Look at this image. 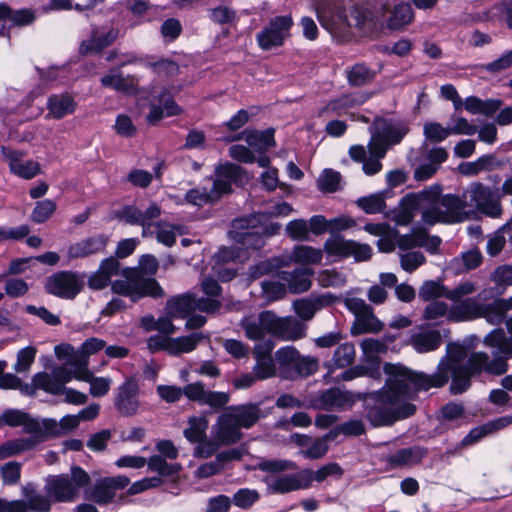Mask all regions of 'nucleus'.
<instances>
[{"mask_svg": "<svg viewBox=\"0 0 512 512\" xmlns=\"http://www.w3.org/2000/svg\"><path fill=\"white\" fill-rule=\"evenodd\" d=\"M466 349L459 344H449L447 347V355L441 359L437 366V370L431 375V378H424L425 381L434 388H441L446 385L449 379H452L450 392L452 394H460L466 391L471 385V378L483 371L500 376L507 372L508 365L502 358L490 359L485 352H473L466 365L462 361L466 358Z\"/></svg>", "mask_w": 512, "mask_h": 512, "instance_id": "f257e3e1", "label": "nucleus"}, {"mask_svg": "<svg viewBox=\"0 0 512 512\" xmlns=\"http://www.w3.org/2000/svg\"><path fill=\"white\" fill-rule=\"evenodd\" d=\"M158 269V261L154 256L144 255L141 257L138 269H124L123 279L116 280L112 283V290L116 294L128 296L132 301L149 296L162 297L163 289L155 279L144 278L141 273L152 275Z\"/></svg>", "mask_w": 512, "mask_h": 512, "instance_id": "f03ea898", "label": "nucleus"}, {"mask_svg": "<svg viewBox=\"0 0 512 512\" xmlns=\"http://www.w3.org/2000/svg\"><path fill=\"white\" fill-rule=\"evenodd\" d=\"M371 139L368 144L370 158L363 162L364 172L373 175L379 172L382 164L379 159L383 158L390 146L397 144L407 134L406 126H395L381 117L374 119L370 128Z\"/></svg>", "mask_w": 512, "mask_h": 512, "instance_id": "7ed1b4c3", "label": "nucleus"}, {"mask_svg": "<svg viewBox=\"0 0 512 512\" xmlns=\"http://www.w3.org/2000/svg\"><path fill=\"white\" fill-rule=\"evenodd\" d=\"M216 180L210 192L200 189L190 190L186 199L195 205H203L217 201L223 194L231 193V182L243 184L248 179L246 171L239 165L227 162L217 166Z\"/></svg>", "mask_w": 512, "mask_h": 512, "instance_id": "20e7f679", "label": "nucleus"}, {"mask_svg": "<svg viewBox=\"0 0 512 512\" xmlns=\"http://www.w3.org/2000/svg\"><path fill=\"white\" fill-rule=\"evenodd\" d=\"M293 211L291 205L286 202L276 204L270 211L258 212L247 217L235 219L232 223L231 232L235 242L242 244L246 248H259L262 245V239L258 233L250 232L259 225L267 222L272 217L287 216Z\"/></svg>", "mask_w": 512, "mask_h": 512, "instance_id": "39448f33", "label": "nucleus"}, {"mask_svg": "<svg viewBox=\"0 0 512 512\" xmlns=\"http://www.w3.org/2000/svg\"><path fill=\"white\" fill-rule=\"evenodd\" d=\"M384 371L387 374L386 390L383 394V401L394 402L398 395L407 394L411 387L416 390H429L434 388L424 378H431V375L414 373L406 367L398 364H386Z\"/></svg>", "mask_w": 512, "mask_h": 512, "instance_id": "423d86ee", "label": "nucleus"}, {"mask_svg": "<svg viewBox=\"0 0 512 512\" xmlns=\"http://www.w3.org/2000/svg\"><path fill=\"white\" fill-rule=\"evenodd\" d=\"M466 207L467 202L464 197L446 194L441 197L439 206L424 208L421 218L428 225L462 223L474 215V212L467 210Z\"/></svg>", "mask_w": 512, "mask_h": 512, "instance_id": "0eeeda50", "label": "nucleus"}, {"mask_svg": "<svg viewBox=\"0 0 512 512\" xmlns=\"http://www.w3.org/2000/svg\"><path fill=\"white\" fill-rule=\"evenodd\" d=\"M463 197L469 198L477 211L485 216L499 218L503 214L500 197L494 195L491 188L481 182L472 183Z\"/></svg>", "mask_w": 512, "mask_h": 512, "instance_id": "6e6552de", "label": "nucleus"}, {"mask_svg": "<svg viewBox=\"0 0 512 512\" xmlns=\"http://www.w3.org/2000/svg\"><path fill=\"white\" fill-rule=\"evenodd\" d=\"M293 25V19L290 15L276 16L257 34V43L259 47L268 51L278 48L284 44L289 36L290 28Z\"/></svg>", "mask_w": 512, "mask_h": 512, "instance_id": "1a4fd4ad", "label": "nucleus"}, {"mask_svg": "<svg viewBox=\"0 0 512 512\" xmlns=\"http://www.w3.org/2000/svg\"><path fill=\"white\" fill-rule=\"evenodd\" d=\"M347 308L355 315V321L351 327V333L354 336L366 333H378L384 325L374 315L371 306L359 299L346 300Z\"/></svg>", "mask_w": 512, "mask_h": 512, "instance_id": "9d476101", "label": "nucleus"}, {"mask_svg": "<svg viewBox=\"0 0 512 512\" xmlns=\"http://www.w3.org/2000/svg\"><path fill=\"white\" fill-rule=\"evenodd\" d=\"M371 97V93L364 91H355L341 94L327 101L317 112L319 118H329L332 116H341L347 114L350 109L366 103Z\"/></svg>", "mask_w": 512, "mask_h": 512, "instance_id": "9b49d317", "label": "nucleus"}, {"mask_svg": "<svg viewBox=\"0 0 512 512\" xmlns=\"http://www.w3.org/2000/svg\"><path fill=\"white\" fill-rule=\"evenodd\" d=\"M83 282L71 271H60L46 279L45 289L48 293L66 299L74 298L82 289Z\"/></svg>", "mask_w": 512, "mask_h": 512, "instance_id": "f8f14e48", "label": "nucleus"}, {"mask_svg": "<svg viewBox=\"0 0 512 512\" xmlns=\"http://www.w3.org/2000/svg\"><path fill=\"white\" fill-rule=\"evenodd\" d=\"M1 152L8 163L10 172L17 177L29 180L40 174V164L32 159H27L23 152L8 147H2Z\"/></svg>", "mask_w": 512, "mask_h": 512, "instance_id": "ddd939ff", "label": "nucleus"}, {"mask_svg": "<svg viewBox=\"0 0 512 512\" xmlns=\"http://www.w3.org/2000/svg\"><path fill=\"white\" fill-rule=\"evenodd\" d=\"M306 325L294 317H280L272 313L271 335L282 341H297L306 335Z\"/></svg>", "mask_w": 512, "mask_h": 512, "instance_id": "4468645a", "label": "nucleus"}, {"mask_svg": "<svg viewBox=\"0 0 512 512\" xmlns=\"http://www.w3.org/2000/svg\"><path fill=\"white\" fill-rule=\"evenodd\" d=\"M313 481V471L305 469L297 474L285 475L268 482L272 493L285 494L291 491L309 488Z\"/></svg>", "mask_w": 512, "mask_h": 512, "instance_id": "2eb2a0df", "label": "nucleus"}, {"mask_svg": "<svg viewBox=\"0 0 512 512\" xmlns=\"http://www.w3.org/2000/svg\"><path fill=\"white\" fill-rule=\"evenodd\" d=\"M272 311H262L258 315H249L241 319L239 325L246 338L251 341L263 340L266 334L271 335Z\"/></svg>", "mask_w": 512, "mask_h": 512, "instance_id": "dca6fc26", "label": "nucleus"}, {"mask_svg": "<svg viewBox=\"0 0 512 512\" xmlns=\"http://www.w3.org/2000/svg\"><path fill=\"white\" fill-rule=\"evenodd\" d=\"M212 433L215 441L223 446L234 444L242 438L240 428L229 410L218 417Z\"/></svg>", "mask_w": 512, "mask_h": 512, "instance_id": "f3484780", "label": "nucleus"}, {"mask_svg": "<svg viewBox=\"0 0 512 512\" xmlns=\"http://www.w3.org/2000/svg\"><path fill=\"white\" fill-rule=\"evenodd\" d=\"M354 403L352 396L338 388L324 391L311 402V406L319 410H337L351 407Z\"/></svg>", "mask_w": 512, "mask_h": 512, "instance_id": "a211bd4d", "label": "nucleus"}, {"mask_svg": "<svg viewBox=\"0 0 512 512\" xmlns=\"http://www.w3.org/2000/svg\"><path fill=\"white\" fill-rule=\"evenodd\" d=\"M0 422L10 427L22 426L26 434L38 437L40 440L43 436L41 434V421L32 418L29 414L20 410L11 409L3 412L0 416Z\"/></svg>", "mask_w": 512, "mask_h": 512, "instance_id": "6ab92c4d", "label": "nucleus"}, {"mask_svg": "<svg viewBox=\"0 0 512 512\" xmlns=\"http://www.w3.org/2000/svg\"><path fill=\"white\" fill-rule=\"evenodd\" d=\"M46 493L54 501L68 502L77 497L78 489L67 476H52L47 480Z\"/></svg>", "mask_w": 512, "mask_h": 512, "instance_id": "aec40b11", "label": "nucleus"}, {"mask_svg": "<svg viewBox=\"0 0 512 512\" xmlns=\"http://www.w3.org/2000/svg\"><path fill=\"white\" fill-rule=\"evenodd\" d=\"M139 386L134 378H129L120 386L116 399V406L121 414L130 416L137 412L139 402L137 395Z\"/></svg>", "mask_w": 512, "mask_h": 512, "instance_id": "412c9836", "label": "nucleus"}, {"mask_svg": "<svg viewBox=\"0 0 512 512\" xmlns=\"http://www.w3.org/2000/svg\"><path fill=\"white\" fill-rule=\"evenodd\" d=\"M80 418L78 415H67L59 422L54 419H43L41 421L42 442L49 437H60L78 427Z\"/></svg>", "mask_w": 512, "mask_h": 512, "instance_id": "4be33fe9", "label": "nucleus"}, {"mask_svg": "<svg viewBox=\"0 0 512 512\" xmlns=\"http://www.w3.org/2000/svg\"><path fill=\"white\" fill-rule=\"evenodd\" d=\"M331 303L332 298L326 295L301 298L293 302V309L298 317L306 322L310 321L317 311Z\"/></svg>", "mask_w": 512, "mask_h": 512, "instance_id": "5701e85b", "label": "nucleus"}, {"mask_svg": "<svg viewBox=\"0 0 512 512\" xmlns=\"http://www.w3.org/2000/svg\"><path fill=\"white\" fill-rule=\"evenodd\" d=\"M313 270L309 268L296 269L293 272L282 271L279 276L280 279L287 283L288 289L291 293L299 294L306 292L311 287V280L309 277L313 275Z\"/></svg>", "mask_w": 512, "mask_h": 512, "instance_id": "b1692460", "label": "nucleus"}, {"mask_svg": "<svg viewBox=\"0 0 512 512\" xmlns=\"http://www.w3.org/2000/svg\"><path fill=\"white\" fill-rule=\"evenodd\" d=\"M481 303L475 298H466L457 301V304L450 308L448 319L451 321L461 322L481 318Z\"/></svg>", "mask_w": 512, "mask_h": 512, "instance_id": "393cba45", "label": "nucleus"}, {"mask_svg": "<svg viewBox=\"0 0 512 512\" xmlns=\"http://www.w3.org/2000/svg\"><path fill=\"white\" fill-rule=\"evenodd\" d=\"M48 116L60 120L72 115L77 109V102L69 94L53 95L47 103Z\"/></svg>", "mask_w": 512, "mask_h": 512, "instance_id": "a878e982", "label": "nucleus"}, {"mask_svg": "<svg viewBox=\"0 0 512 512\" xmlns=\"http://www.w3.org/2000/svg\"><path fill=\"white\" fill-rule=\"evenodd\" d=\"M380 404L372 407L368 412V418L374 426H385L391 425L395 421L399 420L395 408L393 407L394 402L383 401V394H381Z\"/></svg>", "mask_w": 512, "mask_h": 512, "instance_id": "bb28decb", "label": "nucleus"}, {"mask_svg": "<svg viewBox=\"0 0 512 512\" xmlns=\"http://www.w3.org/2000/svg\"><path fill=\"white\" fill-rule=\"evenodd\" d=\"M241 139H244L250 147L258 151H265L275 145L272 130H266L263 132L244 131L235 137L227 138L226 141L232 142Z\"/></svg>", "mask_w": 512, "mask_h": 512, "instance_id": "cd10ccee", "label": "nucleus"}, {"mask_svg": "<svg viewBox=\"0 0 512 512\" xmlns=\"http://www.w3.org/2000/svg\"><path fill=\"white\" fill-rule=\"evenodd\" d=\"M119 262L115 258H107L102 261L97 272L91 275L88 285L92 289H103L110 283L113 275L119 271Z\"/></svg>", "mask_w": 512, "mask_h": 512, "instance_id": "c85d7f7f", "label": "nucleus"}, {"mask_svg": "<svg viewBox=\"0 0 512 512\" xmlns=\"http://www.w3.org/2000/svg\"><path fill=\"white\" fill-rule=\"evenodd\" d=\"M101 84L104 87L113 88L114 90L132 95L137 93L138 79L135 76H126L118 73H109L101 77Z\"/></svg>", "mask_w": 512, "mask_h": 512, "instance_id": "c756f323", "label": "nucleus"}, {"mask_svg": "<svg viewBox=\"0 0 512 512\" xmlns=\"http://www.w3.org/2000/svg\"><path fill=\"white\" fill-rule=\"evenodd\" d=\"M39 443H42V440L33 436L8 440L0 445V460L32 450Z\"/></svg>", "mask_w": 512, "mask_h": 512, "instance_id": "7c9ffc66", "label": "nucleus"}, {"mask_svg": "<svg viewBox=\"0 0 512 512\" xmlns=\"http://www.w3.org/2000/svg\"><path fill=\"white\" fill-rule=\"evenodd\" d=\"M484 344L490 348H497L500 356L496 358L507 359L512 357V337H507L503 329H495L487 334L484 338Z\"/></svg>", "mask_w": 512, "mask_h": 512, "instance_id": "2f4dec72", "label": "nucleus"}, {"mask_svg": "<svg viewBox=\"0 0 512 512\" xmlns=\"http://www.w3.org/2000/svg\"><path fill=\"white\" fill-rule=\"evenodd\" d=\"M105 245L101 237H90L71 244L67 250L69 260L86 257L100 251Z\"/></svg>", "mask_w": 512, "mask_h": 512, "instance_id": "473e14b6", "label": "nucleus"}, {"mask_svg": "<svg viewBox=\"0 0 512 512\" xmlns=\"http://www.w3.org/2000/svg\"><path fill=\"white\" fill-rule=\"evenodd\" d=\"M73 376L76 379L90 383V394L94 397H101L108 393L111 380L104 377H95L85 367L75 369Z\"/></svg>", "mask_w": 512, "mask_h": 512, "instance_id": "72a5a7b5", "label": "nucleus"}, {"mask_svg": "<svg viewBox=\"0 0 512 512\" xmlns=\"http://www.w3.org/2000/svg\"><path fill=\"white\" fill-rule=\"evenodd\" d=\"M512 423V416H504L488 423H485L481 426H478L470 431V433L465 437L463 443L464 444H472L479 441L484 436L496 432L505 428L506 426Z\"/></svg>", "mask_w": 512, "mask_h": 512, "instance_id": "f704fd0d", "label": "nucleus"}, {"mask_svg": "<svg viewBox=\"0 0 512 512\" xmlns=\"http://www.w3.org/2000/svg\"><path fill=\"white\" fill-rule=\"evenodd\" d=\"M204 339V335L200 332L192 333L187 336L170 337L168 354L179 356L183 353L194 351L197 345Z\"/></svg>", "mask_w": 512, "mask_h": 512, "instance_id": "c9c22d12", "label": "nucleus"}, {"mask_svg": "<svg viewBox=\"0 0 512 512\" xmlns=\"http://www.w3.org/2000/svg\"><path fill=\"white\" fill-rule=\"evenodd\" d=\"M195 311V297L191 294L171 298L166 304V313L170 317L185 318Z\"/></svg>", "mask_w": 512, "mask_h": 512, "instance_id": "e433bc0d", "label": "nucleus"}, {"mask_svg": "<svg viewBox=\"0 0 512 512\" xmlns=\"http://www.w3.org/2000/svg\"><path fill=\"white\" fill-rule=\"evenodd\" d=\"M410 344L419 353L437 349L441 344V334L437 330L415 333L410 337Z\"/></svg>", "mask_w": 512, "mask_h": 512, "instance_id": "4c0bfd02", "label": "nucleus"}, {"mask_svg": "<svg viewBox=\"0 0 512 512\" xmlns=\"http://www.w3.org/2000/svg\"><path fill=\"white\" fill-rule=\"evenodd\" d=\"M347 26L349 28H356L363 34H370L375 30L376 23L370 11L361 7H354L349 14Z\"/></svg>", "mask_w": 512, "mask_h": 512, "instance_id": "58836bf2", "label": "nucleus"}, {"mask_svg": "<svg viewBox=\"0 0 512 512\" xmlns=\"http://www.w3.org/2000/svg\"><path fill=\"white\" fill-rule=\"evenodd\" d=\"M239 428H250L261 417V410L256 404H247L228 409Z\"/></svg>", "mask_w": 512, "mask_h": 512, "instance_id": "ea45409f", "label": "nucleus"}, {"mask_svg": "<svg viewBox=\"0 0 512 512\" xmlns=\"http://www.w3.org/2000/svg\"><path fill=\"white\" fill-rule=\"evenodd\" d=\"M417 207V197L407 195L400 202L399 207L392 212V220L400 226L409 225L414 218Z\"/></svg>", "mask_w": 512, "mask_h": 512, "instance_id": "a19ab883", "label": "nucleus"}, {"mask_svg": "<svg viewBox=\"0 0 512 512\" xmlns=\"http://www.w3.org/2000/svg\"><path fill=\"white\" fill-rule=\"evenodd\" d=\"M376 72L364 63H356L347 71V81L352 87H362L371 83Z\"/></svg>", "mask_w": 512, "mask_h": 512, "instance_id": "79ce46f5", "label": "nucleus"}, {"mask_svg": "<svg viewBox=\"0 0 512 512\" xmlns=\"http://www.w3.org/2000/svg\"><path fill=\"white\" fill-rule=\"evenodd\" d=\"M316 13L321 24L332 33H343L349 28L347 26L349 16L344 11H337L331 20L328 19L326 12L322 8L317 7Z\"/></svg>", "mask_w": 512, "mask_h": 512, "instance_id": "37998d69", "label": "nucleus"}, {"mask_svg": "<svg viewBox=\"0 0 512 512\" xmlns=\"http://www.w3.org/2000/svg\"><path fill=\"white\" fill-rule=\"evenodd\" d=\"M414 18L412 8L407 3H400L394 7L387 21V26L392 30H399L410 24Z\"/></svg>", "mask_w": 512, "mask_h": 512, "instance_id": "c03bdc74", "label": "nucleus"}, {"mask_svg": "<svg viewBox=\"0 0 512 512\" xmlns=\"http://www.w3.org/2000/svg\"><path fill=\"white\" fill-rule=\"evenodd\" d=\"M188 428L184 430V436L193 443L206 439L208 419L205 416H193L188 419Z\"/></svg>", "mask_w": 512, "mask_h": 512, "instance_id": "a18cd8bd", "label": "nucleus"}, {"mask_svg": "<svg viewBox=\"0 0 512 512\" xmlns=\"http://www.w3.org/2000/svg\"><path fill=\"white\" fill-rule=\"evenodd\" d=\"M505 299H496L488 304H481V318H485L492 324L501 323L506 318Z\"/></svg>", "mask_w": 512, "mask_h": 512, "instance_id": "49530a36", "label": "nucleus"}, {"mask_svg": "<svg viewBox=\"0 0 512 512\" xmlns=\"http://www.w3.org/2000/svg\"><path fill=\"white\" fill-rule=\"evenodd\" d=\"M29 510L36 512H48L50 510L49 497H44L36 492L33 484H27L22 488Z\"/></svg>", "mask_w": 512, "mask_h": 512, "instance_id": "de8ad7c7", "label": "nucleus"}, {"mask_svg": "<svg viewBox=\"0 0 512 512\" xmlns=\"http://www.w3.org/2000/svg\"><path fill=\"white\" fill-rule=\"evenodd\" d=\"M495 157L486 155L478 158L473 162H466L459 165L458 170L464 176H475L482 171H490L493 169Z\"/></svg>", "mask_w": 512, "mask_h": 512, "instance_id": "09e8293b", "label": "nucleus"}, {"mask_svg": "<svg viewBox=\"0 0 512 512\" xmlns=\"http://www.w3.org/2000/svg\"><path fill=\"white\" fill-rule=\"evenodd\" d=\"M296 263L318 264L323 258V251L307 245L296 246L291 255Z\"/></svg>", "mask_w": 512, "mask_h": 512, "instance_id": "8fccbe9b", "label": "nucleus"}, {"mask_svg": "<svg viewBox=\"0 0 512 512\" xmlns=\"http://www.w3.org/2000/svg\"><path fill=\"white\" fill-rule=\"evenodd\" d=\"M35 18L34 12L30 9L12 11L6 4H0V19H10L17 26L31 24Z\"/></svg>", "mask_w": 512, "mask_h": 512, "instance_id": "3c124183", "label": "nucleus"}, {"mask_svg": "<svg viewBox=\"0 0 512 512\" xmlns=\"http://www.w3.org/2000/svg\"><path fill=\"white\" fill-rule=\"evenodd\" d=\"M448 288L441 281L428 280L419 288V297L423 301H431L432 299L447 298Z\"/></svg>", "mask_w": 512, "mask_h": 512, "instance_id": "603ef678", "label": "nucleus"}, {"mask_svg": "<svg viewBox=\"0 0 512 512\" xmlns=\"http://www.w3.org/2000/svg\"><path fill=\"white\" fill-rule=\"evenodd\" d=\"M147 66L161 78H172L179 74L180 67L178 63L170 59H159L157 61H149Z\"/></svg>", "mask_w": 512, "mask_h": 512, "instance_id": "864d4df0", "label": "nucleus"}, {"mask_svg": "<svg viewBox=\"0 0 512 512\" xmlns=\"http://www.w3.org/2000/svg\"><path fill=\"white\" fill-rule=\"evenodd\" d=\"M146 464L151 471L157 472L162 476H172L177 474L182 468L181 465L177 463L169 464L163 457L159 455L150 457V459L146 461Z\"/></svg>", "mask_w": 512, "mask_h": 512, "instance_id": "5fc2aeb1", "label": "nucleus"}, {"mask_svg": "<svg viewBox=\"0 0 512 512\" xmlns=\"http://www.w3.org/2000/svg\"><path fill=\"white\" fill-rule=\"evenodd\" d=\"M33 384L36 388L54 395L62 394V392H64V386L56 381L53 377V373L51 375L45 372L36 374L33 377Z\"/></svg>", "mask_w": 512, "mask_h": 512, "instance_id": "6e6d98bb", "label": "nucleus"}, {"mask_svg": "<svg viewBox=\"0 0 512 512\" xmlns=\"http://www.w3.org/2000/svg\"><path fill=\"white\" fill-rule=\"evenodd\" d=\"M352 240H346L342 236H333L326 240L324 250L332 256L347 257Z\"/></svg>", "mask_w": 512, "mask_h": 512, "instance_id": "4d7b16f0", "label": "nucleus"}, {"mask_svg": "<svg viewBox=\"0 0 512 512\" xmlns=\"http://www.w3.org/2000/svg\"><path fill=\"white\" fill-rule=\"evenodd\" d=\"M355 359V347L351 343L340 345L334 353V364L339 368L350 366Z\"/></svg>", "mask_w": 512, "mask_h": 512, "instance_id": "13d9d810", "label": "nucleus"}, {"mask_svg": "<svg viewBox=\"0 0 512 512\" xmlns=\"http://www.w3.org/2000/svg\"><path fill=\"white\" fill-rule=\"evenodd\" d=\"M260 498L257 490L254 489H240L233 495V503L241 509H248L255 504Z\"/></svg>", "mask_w": 512, "mask_h": 512, "instance_id": "bf43d9fd", "label": "nucleus"}, {"mask_svg": "<svg viewBox=\"0 0 512 512\" xmlns=\"http://www.w3.org/2000/svg\"><path fill=\"white\" fill-rule=\"evenodd\" d=\"M329 450L328 444H325L321 437L313 438L308 448L301 449L300 454L310 460L323 458Z\"/></svg>", "mask_w": 512, "mask_h": 512, "instance_id": "052dcab7", "label": "nucleus"}, {"mask_svg": "<svg viewBox=\"0 0 512 512\" xmlns=\"http://www.w3.org/2000/svg\"><path fill=\"white\" fill-rule=\"evenodd\" d=\"M359 207H361L366 213L374 214L382 212L385 208V200L383 194H373L368 197L360 198L357 201Z\"/></svg>", "mask_w": 512, "mask_h": 512, "instance_id": "680f3d73", "label": "nucleus"}, {"mask_svg": "<svg viewBox=\"0 0 512 512\" xmlns=\"http://www.w3.org/2000/svg\"><path fill=\"white\" fill-rule=\"evenodd\" d=\"M423 132L425 137L432 142H441L452 135L450 127H443L437 122L425 123Z\"/></svg>", "mask_w": 512, "mask_h": 512, "instance_id": "e2e57ef3", "label": "nucleus"}, {"mask_svg": "<svg viewBox=\"0 0 512 512\" xmlns=\"http://www.w3.org/2000/svg\"><path fill=\"white\" fill-rule=\"evenodd\" d=\"M55 210L56 203L53 200L39 201L32 212V220L37 223H43L51 217Z\"/></svg>", "mask_w": 512, "mask_h": 512, "instance_id": "0e129e2a", "label": "nucleus"}, {"mask_svg": "<svg viewBox=\"0 0 512 512\" xmlns=\"http://www.w3.org/2000/svg\"><path fill=\"white\" fill-rule=\"evenodd\" d=\"M300 356L299 351L293 346H285L275 353V360L280 367H294Z\"/></svg>", "mask_w": 512, "mask_h": 512, "instance_id": "69168bd1", "label": "nucleus"}, {"mask_svg": "<svg viewBox=\"0 0 512 512\" xmlns=\"http://www.w3.org/2000/svg\"><path fill=\"white\" fill-rule=\"evenodd\" d=\"M114 129L119 136L125 138H131L137 133L136 125L131 117L126 114H120L116 117Z\"/></svg>", "mask_w": 512, "mask_h": 512, "instance_id": "338daca9", "label": "nucleus"}, {"mask_svg": "<svg viewBox=\"0 0 512 512\" xmlns=\"http://www.w3.org/2000/svg\"><path fill=\"white\" fill-rule=\"evenodd\" d=\"M37 350L33 346L21 349L17 354V361L14 369L17 373L28 371L34 362Z\"/></svg>", "mask_w": 512, "mask_h": 512, "instance_id": "774afa93", "label": "nucleus"}]
</instances>
